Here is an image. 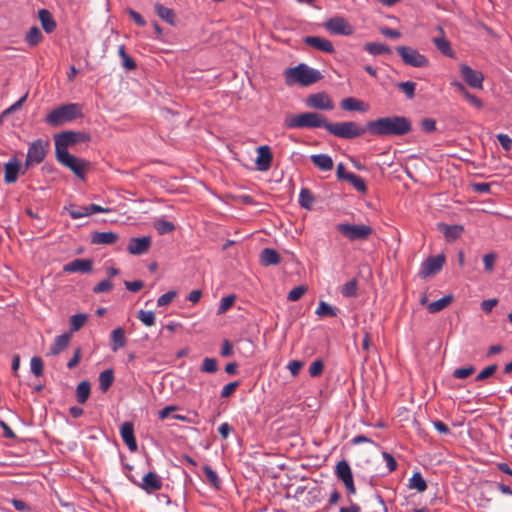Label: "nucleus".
<instances>
[{"instance_id": "7ed1b4c3", "label": "nucleus", "mask_w": 512, "mask_h": 512, "mask_svg": "<svg viewBox=\"0 0 512 512\" xmlns=\"http://www.w3.org/2000/svg\"><path fill=\"white\" fill-rule=\"evenodd\" d=\"M327 125V118L323 114L317 112L288 115L284 119V126L288 129L325 128L327 130Z\"/></svg>"}, {"instance_id": "9d476101", "label": "nucleus", "mask_w": 512, "mask_h": 512, "mask_svg": "<svg viewBox=\"0 0 512 512\" xmlns=\"http://www.w3.org/2000/svg\"><path fill=\"white\" fill-rule=\"evenodd\" d=\"M337 230L348 240H366L372 233L373 229L368 225H352L340 223L336 226Z\"/></svg>"}, {"instance_id": "a19ab883", "label": "nucleus", "mask_w": 512, "mask_h": 512, "mask_svg": "<svg viewBox=\"0 0 512 512\" xmlns=\"http://www.w3.org/2000/svg\"><path fill=\"white\" fill-rule=\"evenodd\" d=\"M42 38L40 29L37 26H33L26 33L25 41L29 46H36L41 42Z\"/></svg>"}, {"instance_id": "052dcab7", "label": "nucleus", "mask_w": 512, "mask_h": 512, "mask_svg": "<svg viewBox=\"0 0 512 512\" xmlns=\"http://www.w3.org/2000/svg\"><path fill=\"white\" fill-rule=\"evenodd\" d=\"M497 255L495 253H488L483 256V263L486 272H492L494 269Z\"/></svg>"}, {"instance_id": "e2e57ef3", "label": "nucleus", "mask_w": 512, "mask_h": 512, "mask_svg": "<svg viewBox=\"0 0 512 512\" xmlns=\"http://www.w3.org/2000/svg\"><path fill=\"white\" fill-rule=\"evenodd\" d=\"M177 293L175 291H168L165 294L161 295L157 300V305L159 307L166 306L170 304L173 299L176 297Z\"/></svg>"}, {"instance_id": "338daca9", "label": "nucleus", "mask_w": 512, "mask_h": 512, "mask_svg": "<svg viewBox=\"0 0 512 512\" xmlns=\"http://www.w3.org/2000/svg\"><path fill=\"white\" fill-rule=\"evenodd\" d=\"M383 460L386 463V467L389 472H393L397 468V462L395 458L388 452L382 453Z\"/></svg>"}, {"instance_id": "f8f14e48", "label": "nucleus", "mask_w": 512, "mask_h": 512, "mask_svg": "<svg viewBox=\"0 0 512 512\" xmlns=\"http://www.w3.org/2000/svg\"><path fill=\"white\" fill-rule=\"evenodd\" d=\"M445 263V257L443 254H438L436 256H430L425 261L422 262L419 275L422 278H427L431 275H435L441 271L443 265Z\"/></svg>"}, {"instance_id": "1a4fd4ad", "label": "nucleus", "mask_w": 512, "mask_h": 512, "mask_svg": "<svg viewBox=\"0 0 512 512\" xmlns=\"http://www.w3.org/2000/svg\"><path fill=\"white\" fill-rule=\"evenodd\" d=\"M49 145L48 140L37 139L33 141L27 151L25 169L40 164L46 157Z\"/></svg>"}, {"instance_id": "4be33fe9", "label": "nucleus", "mask_w": 512, "mask_h": 512, "mask_svg": "<svg viewBox=\"0 0 512 512\" xmlns=\"http://www.w3.org/2000/svg\"><path fill=\"white\" fill-rule=\"evenodd\" d=\"M21 170V165L18 159L12 158L5 164L4 180L6 183L11 184L16 182L18 174Z\"/></svg>"}, {"instance_id": "37998d69", "label": "nucleus", "mask_w": 512, "mask_h": 512, "mask_svg": "<svg viewBox=\"0 0 512 512\" xmlns=\"http://www.w3.org/2000/svg\"><path fill=\"white\" fill-rule=\"evenodd\" d=\"M154 228L160 235L171 233L175 230V225L165 219H158L154 222Z\"/></svg>"}, {"instance_id": "4d7b16f0", "label": "nucleus", "mask_w": 512, "mask_h": 512, "mask_svg": "<svg viewBox=\"0 0 512 512\" xmlns=\"http://www.w3.org/2000/svg\"><path fill=\"white\" fill-rule=\"evenodd\" d=\"M307 291V288L303 285H300V286H297V287H294L289 293H288V296H287V299L289 301H297L299 300L303 295L304 293Z\"/></svg>"}, {"instance_id": "6e6d98bb", "label": "nucleus", "mask_w": 512, "mask_h": 512, "mask_svg": "<svg viewBox=\"0 0 512 512\" xmlns=\"http://www.w3.org/2000/svg\"><path fill=\"white\" fill-rule=\"evenodd\" d=\"M203 471L206 475L208 482L213 486L218 487L220 481L217 473L208 465L203 467Z\"/></svg>"}, {"instance_id": "5701e85b", "label": "nucleus", "mask_w": 512, "mask_h": 512, "mask_svg": "<svg viewBox=\"0 0 512 512\" xmlns=\"http://www.w3.org/2000/svg\"><path fill=\"white\" fill-rule=\"evenodd\" d=\"M340 106L345 111H359V112H367L369 110V105L359 99L354 97L344 98Z\"/></svg>"}, {"instance_id": "0eeeda50", "label": "nucleus", "mask_w": 512, "mask_h": 512, "mask_svg": "<svg viewBox=\"0 0 512 512\" xmlns=\"http://www.w3.org/2000/svg\"><path fill=\"white\" fill-rule=\"evenodd\" d=\"M90 136L84 132L65 131L55 135V152H69L68 148L78 143L87 142Z\"/></svg>"}, {"instance_id": "e433bc0d", "label": "nucleus", "mask_w": 512, "mask_h": 512, "mask_svg": "<svg viewBox=\"0 0 512 512\" xmlns=\"http://www.w3.org/2000/svg\"><path fill=\"white\" fill-rule=\"evenodd\" d=\"M99 388L102 392H106L114 381V372L112 369H106L99 375Z\"/></svg>"}, {"instance_id": "c9c22d12", "label": "nucleus", "mask_w": 512, "mask_h": 512, "mask_svg": "<svg viewBox=\"0 0 512 512\" xmlns=\"http://www.w3.org/2000/svg\"><path fill=\"white\" fill-rule=\"evenodd\" d=\"M408 487L410 489H415L418 492H424L427 489V483L422 474L417 471L414 472L412 477L409 479Z\"/></svg>"}, {"instance_id": "c756f323", "label": "nucleus", "mask_w": 512, "mask_h": 512, "mask_svg": "<svg viewBox=\"0 0 512 512\" xmlns=\"http://www.w3.org/2000/svg\"><path fill=\"white\" fill-rule=\"evenodd\" d=\"M38 17L45 32L51 33L55 30L56 22L48 10L40 9Z\"/></svg>"}, {"instance_id": "6e6552de", "label": "nucleus", "mask_w": 512, "mask_h": 512, "mask_svg": "<svg viewBox=\"0 0 512 512\" xmlns=\"http://www.w3.org/2000/svg\"><path fill=\"white\" fill-rule=\"evenodd\" d=\"M396 51L404 64L408 66L415 68H425L429 66V59L413 47L398 46Z\"/></svg>"}, {"instance_id": "774afa93", "label": "nucleus", "mask_w": 512, "mask_h": 512, "mask_svg": "<svg viewBox=\"0 0 512 512\" xmlns=\"http://www.w3.org/2000/svg\"><path fill=\"white\" fill-rule=\"evenodd\" d=\"M497 140L499 141L501 147L505 151H509L512 148V138H510L507 134L500 133L497 135Z\"/></svg>"}, {"instance_id": "20e7f679", "label": "nucleus", "mask_w": 512, "mask_h": 512, "mask_svg": "<svg viewBox=\"0 0 512 512\" xmlns=\"http://www.w3.org/2000/svg\"><path fill=\"white\" fill-rule=\"evenodd\" d=\"M81 115L82 113L80 106L76 103H70L53 109L46 116L45 121L50 126L57 127L66 122H70Z\"/></svg>"}, {"instance_id": "3c124183", "label": "nucleus", "mask_w": 512, "mask_h": 512, "mask_svg": "<svg viewBox=\"0 0 512 512\" xmlns=\"http://www.w3.org/2000/svg\"><path fill=\"white\" fill-rule=\"evenodd\" d=\"M235 299L236 298L234 295H228V296L223 297L220 300V304L217 309V314L221 315V314L225 313L229 308L232 307V305L235 302Z\"/></svg>"}, {"instance_id": "c03bdc74", "label": "nucleus", "mask_w": 512, "mask_h": 512, "mask_svg": "<svg viewBox=\"0 0 512 512\" xmlns=\"http://www.w3.org/2000/svg\"><path fill=\"white\" fill-rule=\"evenodd\" d=\"M316 314L320 317H325V316L335 317L337 315L336 308L324 301H320V303L316 309Z\"/></svg>"}, {"instance_id": "2f4dec72", "label": "nucleus", "mask_w": 512, "mask_h": 512, "mask_svg": "<svg viewBox=\"0 0 512 512\" xmlns=\"http://www.w3.org/2000/svg\"><path fill=\"white\" fill-rule=\"evenodd\" d=\"M452 301V295H445L442 298L429 303L427 309L430 313H437L450 305Z\"/></svg>"}, {"instance_id": "72a5a7b5", "label": "nucleus", "mask_w": 512, "mask_h": 512, "mask_svg": "<svg viewBox=\"0 0 512 512\" xmlns=\"http://www.w3.org/2000/svg\"><path fill=\"white\" fill-rule=\"evenodd\" d=\"M364 49L371 55L390 54L391 49L383 43L369 42L364 45Z\"/></svg>"}, {"instance_id": "a211bd4d", "label": "nucleus", "mask_w": 512, "mask_h": 512, "mask_svg": "<svg viewBox=\"0 0 512 512\" xmlns=\"http://www.w3.org/2000/svg\"><path fill=\"white\" fill-rule=\"evenodd\" d=\"M93 262L91 259L78 258L63 266L66 273H89L92 271Z\"/></svg>"}, {"instance_id": "680f3d73", "label": "nucleus", "mask_w": 512, "mask_h": 512, "mask_svg": "<svg viewBox=\"0 0 512 512\" xmlns=\"http://www.w3.org/2000/svg\"><path fill=\"white\" fill-rule=\"evenodd\" d=\"M496 370H497L496 364L489 365L480 371V373L476 376L475 380L476 381L485 380L486 378L492 376L496 372Z\"/></svg>"}, {"instance_id": "4468645a", "label": "nucleus", "mask_w": 512, "mask_h": 512, "mask_svg": "<svg viewBox=\"0 0 512 512\" xmlns=\"http://www.w3.org/2000/svg\"><path fill=\"white\" fill-rule=\"evenodd\" d=\"M460 72L467 85L475 89L483 88L484 75L482 72L472 69L467 64H460Z\"/></svg>"}, {"instance_id": "0e129e2a", "label": "nucleus", "mask_w": 512, "mask_h": 512, "mask_svg": "<svg viewBox=\"0 0 512 512\" xmlns=\"http://www.w3.org/2000/svg\"><path fill=\"white\" fill-rule=\"evenodd\" d=\"M421 129L426 133L436 130V121L432 118H424L420 123Z\"/></svg>"}, {"instance_id": "f704fd0d", "label": "nucleus", "mask_w": 512, "mask_h": 512, "mask_svg": "<svg viewBox=\"0 0 512 512\" xmlns=\"http://www.w3.org/2000/svg\"><path fill=\"white\" fill-rule=\"evenodd\" d=\"M72 219H81L89 216L88 206H77L69 204L64 207Z\"/></svg>"}, {"instance_id": "5fc2aeb1", "label": "nucleus", "mask_w": 512, "mask_h": 512, "mask_svg": "<svg viewBox=\"0 0 512 512\" xmlns=\"http://www.w3.org/2000/svg\"><path fill=\"white\" fill-rule=\"evenodd\" d=\"M475 371V367L470 365L467 367L457 368L453 372V377L456 379H465L472 375Z\"/></svg>"}, {"instance_id": "de8ad7c7", "label": "nucleus", "mask_w": 512, "mask_h": 512, "mask_svg": "<svg viewBox=\"0 0 512 512\" xmlns=\"http://www.w3.org/2000/svg\"><path fill=\"white\" fill-rule=\"evenodd\" d=\"M200 370L204 373H215L218 370V362L215 358H204Z\"/></svg>"}, {"instance_id": "f257e3e1", "label": "nucleus", "mask_w": 512, "mask_h": 512, "mask_svg": "<svg viewBox=\"0 0 512 512\" xmlns=\"http://www.w3.org/2000/svg\"><path fill=\"white\" fill-rule=\"evenodd\" d=\"M367 130L375 136H402L411 131V123L404 116L382 117L367 123Z\"/></svg>"}, {"instance_id": "7c9ffc66", "label": "nucleus", "mask_w": 512, "mask_h": 512, "mask_svg": "<svg viewBox=\"0 0 512 512\" xmlns=\"http://www.w3.org/2000/svg\"><path fill=\"white\" fill-rule=\"evenodd\" d=\"M155 12L156 14L165 22L170 25H175V13L173 9L165 7L160 3L155 4Z\"/></svg>"}, {"instance_id": "69168bd1", "label": "nucleus", "mask_w": 512, "mask_h": 512, "mask_svg": "<svg viewBox=\"0 0 512 512\" xmlns=\"http://www.w3.org/2000/svg\"><path fill=\"white\" fill-rule=\"evenodd\" d=\"M238 386H239L238 381H234V382H230V383L226 384L221 390V397L222 398L230 397L234 393V391L236 390V388Z\"/></svg>"}, {"instance_id": "39448f33", "label": "nucleus", "mask_w": 512, "mask_h": 512, "mask_svg": "<svg viewBox=\"0 0 512 512\" xmlns=\"http://www.w3.org/2000/svg\"><path fill=\"white\" fill-rule=\"evenodd\" d=\"M327 131L340 138L353 139L363 135L366 129L352 121L339 123L328 122Z\"/></svg>"}, {"instance_id": "58836bf2", "label": "nucleus", "mask_w": 512, "mask_h": 512, "mask_svg": "<svg viewBox=\"0 0 512 512\" xmlns=\"http://www.w3.org/2000/svg\"><path fill=\"white\" fill-rule=\"evenodd\" d=\"M88 319V315L85 313L74 314L70 317V333L81 329Z\"/></svg>"}, {"instance_id": "ddd939ff", "label": "nucleus", "mask_w": 512, "mask_h": 512, "mask_svg": "<svg viewBox=\"0 0 512 512\" xmlns=\"http://www.w3.org/2000/svg\"><path fill=\"white\" fill-rule=\"evenodd\" d=\"M323 26L327 31L336 35L348 36L353 33V27L343 17L329 18Z\"/></svg>"}, {"instance_id": "f3484780", "label": "nucleus", "mask_w": 512, "mask_h": 512, "mask_svg": "<svg viewBox=\"0 0 512 512\" xmlns=\"http://www.w3.org/2000/svg\"><path fill=\"white\" fill-rule=\"evenodd\" d=\"M272 159L273 155L269 146L263 145L257 148L255 164L259 171L264 172L269 170L272 164Z\"/></svg>"}, {"instance_id": "49530a36", "label": "nucleus", "mask_w": 512, "mask_h": 512, "mask_svg": "<svg viewBox=\"0 0 512 512\" xmlns=\"http://www.w3.org/2000/svg\"><path fill=\"white\" fill-rule=\"evenodd\" d=\"M138 319L148 327H151L156 322L155 313L153 311L140 310L138 313Z\"/></svg>"}, {"instance_id": "79ce46f5", "label": "nucleus", "mask_w": 512, "mask_h": 512, "mask_svg": "<svg viewBox=\"0 0 512 512\" xmlns=\"http://www.w3.org/2000/svg\"><path fill=\"white\" fill-rule=\"evenodd\" d=\"M90 395V383L88 381H82L76 388L77 401L80 404H84Z\"/></svg>"}, {"instance_id": "13d9d810", "label": "nucleus", "mask_w": 512, "mask_h": 512, "mask_svg": "<svg viewBox=\"0 0 512 512\" xmlns=\"http://www.w3.org/2000/svg\"><path fill=\"white\" fill-rule=\"evenodd\" d=\"M112 288H113L112 282L109 279H104V280L100 281L93 288V292L95 294L105 293V292H109L110 290H112Z\"/></svg>"}, {"instance_id": "a878e982", "label": "nucleus", "mask_w": 512, "mask_h": 512, "mask_svg": "<svg viewBox=\"0 0 512 512\" xmlns=\"http://www.w3.org/2000/svg\"><path fill=\"white\" fill-rule=\"evenodd\" d=\"M118 238V234L112 231L95 232L92 235L91 241L93 244L111 245L114 244Z\"/></svg>"}, {"instance_id": "bb28decb", "label": "nucleus", "mask_w": 512, "mask_h": 512, "mask_svg": "<svg viewBox=\"0 0 512 512\" xmlns=\"http://www.w3.org/2000/svg\"><path fill=\"white\" fill-rule=\"evenodd\" d=\"M279 253L272 248H265L261 251L260 262L264 266L277 265L280 263Z\"/></svg>"}, {"instance_id": "393cba45", "label": "nucleus", "mask_w": 512, "mask_h": 512, "mask_svg": "<svg viewBox=\"0 0 512 512\" xmlns=\"http://www.w3.org/2000/svg\"><path fill=\"white\" fill-rule=\"evenodd\" d=\"M126 345L125 331L123 328L118 327L114 329L110 334V346L113 352H117L119 349Z\"/></svg>"}, {"instance_id": "2eb2a0df", "label": "nucleus", "mask_w": 512, "mask_h": 512, "mask_svg": "<svg viewBox=\"0 0 512 512\" xmlns=\"http://www.w3.org/2000/svg\"><path fill=\"white\" fill-rule=\"evenodd\" d=\"M306 105L310 108L329 111L334 108L331 97L325 92H319L309 95L306 98Z\"/></svg>"}, {"instance_id": "864d4df0", "label": "nucleus", "mask_w": 512, "mask_h": 512, "mask_svg": "<svg viewBox=\"0 0 512 512\" xmlns=\"http://www.w3.org/2000/svg\"><path fill=\"white\" fill-rule=\"evenodd\" d=\"M43 367H44L43 360L40 357L34 356L31 358L30 368H31V372L35 376L39 377L43 374Z\"/></svg>"}, {"instance_id": "cd10ccee", "label": "nucleus", "mask_w": 512, "mask_h": 512, "mask_svg": "<svg viewBox=\"0 0 512 512\" xmlns=\"http://www.w3.org/2000/svg\"><path fill=\"white\" fill-rule=\"evenodd\" d=\"M439 31L442 34H444V31L441 27H439ZM433 43L443 55H446L451 58L455 56L454 51L451 49L450 42L444 37V35H442L441 37H435L433 39Z\"/></svg>"}, {"instance_id": "a18cd8bd", "label": "nucleus", "mask_w": 512, "mask_h": 512, "mask_svg": "<svg viewBox=\"0 0 512 512\" xmlns=\"http://www.w3.org/2000/svg\"><path fill=\"white\" fill-rule=\"evenodd\" d=\"M346 180L353 185V187L359 192L366 191V183L363 178L356 175L355 173H350L346 175Z\"/></svg>"}, {"instance_id": "c85d7f7f", "label": "nucleus", "mask_w": 512, "mask_h": 512, "mask_svg": "<svg viewBox=\"0 0 512 512\" xmlns=\"http://www.w3.org/2000/svg\"><path fill=\"white\" fill-rule=\"evenodd\" d=\"M311 161L322 171H330L334 166L332 158L327 154H314Z\"/></svg>"}, {"instance_id": "8fccbe9b", "label": "nucleus", "mask_w": 512, "mask_h": 512, "mask_svg": "<svg viewBox=\"0 0 512 512\" xmlns=\"http://www.w3.org/2000/svg\"><path fill=\"white\" fill-rule=\"evenodd\" d=\"M344 297H354L357 294V281L355 279L346 282L341 289Z\"/></svg>"}, {"instance_id": "603ef678", "label": "nucleus", "mask_w": 512, "mask_h": 512, "mask_svg": "<svg viewBox=\"0 0 512 512\" xmlns=\"http://www.w3.org/2000/svg\"><path fill=\"white\" fill-rule=\"evenodd\" d=\"M26 99H27V94L23 95V96H22L18 101H16V102H15V103H13L11 106H9L8 108H6V109L2 112V114H1V116H0V121H1L4 117H6V116H8V115L12 114L13 112H15V111H17V110H20V109L22 108V106H23L24 102L26 101Z\"/></svg>"}, {"instance_id": "423d86ee", "label": "nucleus", "mask_w": 512, "mask_h": 512, "mask_svg": "<svg viewBox=\"0 0 512 512\" xmlns=\"http://www.w3.org/2000/svg\"><path fill=\"white\" fill-rule=\"evenodd\" d=\"M57 161L70 169L77 177L84 179L89 162L74 156L69 152H55Z\"/></svg>"}, {"instance_id": "ea45409f", "label": "nucleus", "mask_w": 512, "mask_h": 512, "mask_svg": "<svg viewBox=\"0 0 512 512\" xmlns=\"http://www.w3.org/2000/svg\"><path fill=\"white\" fill-rule=\"evenodd\" d=\"M118 54H119V56L121 58V66L125 70L131 71V70H134L136 68L135 61L126 53L124 45H121L118 48Z\"/></svg>"}, {"instance_id": "09e8293b", "label": "nucleus", "mask_w": 512, "mask_h": 512, "mask_svg": "<svg viewBox=\"0 0 512 512\" xmlns=\"http://www.w3.org/2000/svg\"><path fill=\"white\" fill-rule=\"evenodd\" d=\"M397 87L401 89L408 99H412L415 96L416 83L413 81H405L397 83Z\"/></svg>"}, {"instance_id": "412c9836", "label": "nucleus", "mask_w": 512, "mask_h": 512, "mask_svg": "<svg viewBox=\"0 0 512 512\" xmlns=\"http://www.w3.org/2000/svg\"><path fill=\"white\" fill-rule=\"evenodd\" d=\"M120 435L123 440V442L126 444L128 449L131 452H134L137 450L138 445L136 438L134 436V425L132 422H124L120 426Z\"/></svg>"}, {"instance_id": "9b49d317", "label": "nucleus", "mask_w": 512, "mask_h": 512, "mask_svg": "<svg viewBox=\"0 0 512 512\" xmlns=\"http://www.w3.org/2000/svg\"><path fill=\"white\" fill-rule=\"evenodd\" d=\"M335 475L343 482L349 494L356 493L352 470L346 460H341L336 464Z\"/></svg>"}, {"instance_id": "b1692460", "label": "nucleus", "mask_w": 512, "mask_h": 512, "mask_svg": "<svg viewBox=\"0 0 512 512\" xmlns=\"http://www.w3.org/2000/svg\"><path fill=\"white\" fill-rule=\"evenodd\" d=\"M72 334L70 332H65L55 338L53 345L50 348L48 355H58L62 351H64L70 343Z\"/></svg>"}, {"instance_id": "f03ea898", "label": "nucleus", "mask_w": 512, "mask_h": 512, "mask_svg": "<svg viewBox=\"0 0 512 512\" xmlns=\"http://www.w3.org/2000/svg\"><path fill=\"white\" fill-rule=\"evenodd\" d=\"M283 76L287 86H293L295 84L309 86L323 78L319 70L305 63H300L295 67L285 69Z\"/></svg>"}, {"instance_id": "4c0bfd02", "label": "nucleus", "mask_w": 512, "mask_h": 512, "mask_svg": "<svg viewBox=\"0 0 512 512\" xmlns=\"http://www.w3.org/2000/svg\"><path fill=\"white\" fill-rule=\"evenodd\" d=\"M442 231L447 241H454L461 236L463 227L459 225H443Z\"/></svg>"}, {"instance_id": "bf43d9fd", "label": "nucleus", "mask_w": 512, "mask_h": 512, "mask_svg": "<svg viewBox=\"0 0 512 512\" xmlns=\"http://www.w3.org/2000/svg\"><path fill=\"white\" fill-rule=\"evenodd\" d=\"M324 369V364L322 360H315L309 366V374L311 377H317L322 374Z\"/></svg>"}, {"instance_id": "aec40b11", "label": "nucleus", "mask_w": 512, "mask_h": 512, "mask_svg": "<svg viewBox=\"0 0 512 512\" xmlns=\"http://www.w3.org/2000/svg\"><path fill=\"white\" fill-rule=\"evenodd\" d=\"M303 41L306 45L325 53H333L335 51L333 43L323 37L306 36Z\"/></svg>"}, {"instance_id": "dca6fc26", "label": "nucleus", "mask_w": 512, "mask_h": 512, "mask_svg": "<svg viewBox=\"0 0 512 512\" xmlns=\"http://www.w3.org/2000/svg\"><path fill=\"white\" fill-rule=\"evenodd\" d=\"M162 479L155 472H148L142 478V481L138 484V487L144 490L147 494H151L162 488Z\"/></svg>"}, {"instance_id": "6ab92c4d", "label": "nucleus", "mask_w": 512, "mask_h": 512, "mask_svg": "<svg viewBox=\"0 0 512 512\" xmlns=\"http://www.w3.org/2000/svg\"><path fill=\"white\" fill-rule=\"evenodd\" d=\"M151 246V238L148 236L135 237L129 241L127 251L132 255H142L148 251Z\"/></svg>"}, {"instance_id": "473e14b6", "label": "nucleus", "mask_w": 512, "mask_h": 512, "mask_svg": "<svg viewBox=\"0 0 512 512\" xmlns=\"http://www.w3.org/2000/svg\"><path fill=\"white\" fill-rule=\"evenodd\" d=\"M314 200V196L308 188H302L300 190L298 202L302 208L312 210Z\"/></svg>"}]
</instances>
